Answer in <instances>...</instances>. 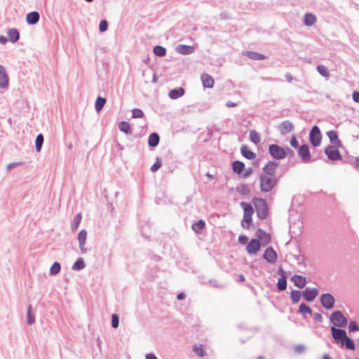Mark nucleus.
<instances>
[{"instance_id":"obj_1","label":"nucleus","mask_w":359,"mask_h":359,"mask_svg":"<svg viewBox=\"0 0 359 359\" xmlns=\"http://www.w3.org/2000/svg\"><path fill=\"white\" fill-rule=\"evenodd\" d=\"M330 321L334 326L330 327L332 337L336 344H340L341 347L355 351V346L353 340L347 336L346 332L338 327H344L346 326L347 318L342 314L340 311H334L330 316Z\"/></svg>"},{"instance_id":"obj_2","label":"nucleus","mask_w":359,"mask_h":359,"mask_svg":"<svg viewBox=\"0 0 359 359\" xmlns=\"http://www.w3.org/2000/svg\"><path fill=\"white\" fill-rule=\"evenodd\" d=\"M260 189L262 192H270L276 185L277 179L275 176L261 175L259 176Z\"/></svg>"},{"instance_id":"obj_3","label":"nucleus","mask_w":359,"mask_h":359,"mask_svg":"<svg viewBox=\"0 0 359 359\" xmlns=\"http://www.w3.org/2000/svg\"><path fill=\"white\" fill-rule=\"evenodd\" d=\"M241 206L244 212L242 226L245 229H248L252 222V215L254 213V209L251 204L246 202H242Z\"/></svg>"},{"instance_id":"obj_4","label":"nucleus","mask_w":359,"mask_h":359,"mask_svg":"<svg viewBox=\"0 0 359 359\" xmlns=\"http://www.w3.org/2000/svg\"><path fill=\"white\" fill-rule=\"evenodd\" d=\"M254 203L257 217L261 219H265L268 215V207L266 201L262 198H255Z\"/></svg>"},{"instance_id":"obj_5","label":"nucleus","mask_w":359,"mask_h":359,"mask_svg":"<svg viewBox=\"0 0 359 359\" xmlns=\"http://www.w3.org/2000/svg\"><path fill=\"white\" fill-rule=\"evenodd\" d=\"M269 153L273 158L276 160H282L287 156L286 150L276 144L269 145Z\"/></svg>"},{"instance_id":"obj_6","label":"nucleus","mask_w":359,"mask_h":359,"mask_svg":"<svg viewBox=\"0 0 359 359\" xmlns=\"http://www.w3.org/2000/svg\"><path fill=\"white\" fill-rule=\"evenodd\" d=\"M322 135L320 128L317 126L312 127L309 133V141L314 147H318L321 144Z\"/></svg>"},{"instance_id":"obj_7","label":"nucleus","mask_w":359,"mask_h":359,"mask_svg":"<svg viewBox=\"0 0 359 359\" xmlns=\"http://www.w3.org/2000/svg\"><path fill=\"white\" fill-rule=\"evenodd\" d=\"M324 152L330 161H341L342 159L340 152L334 146L328 145L325 148Z\"/></svg>"},{"instance_id":"obj_8","label":"nucleus","mask_w":359,"mask_h":359,"mask_svg":"<svg viewBox=\"0 0 359 359\" xmlns=\"http://www.w3.org/2000/svg\"><path fill=\"white\" fill-rule=\"evenodd\" d=\"M320 302L326 309H332L335 303V299L330 293H324L320 297Z\"/></svg>"},{"instance_id":"obj_9","label":"nucleus","mask_w":359,"mask_h":359,"mask_svg":"<svg viewBox=\"0 0 359 359\" xmlns=\"http://www.w3.org/2000/svg\"><path fill=\"white\" fill-rule=\"evenodd\" d=\"M297 154L302 162L308 163L311 160L309 147L307 144L301 145L297 150Z\"/></svg>"},{"instance_id":"obj_10","label":"nucleus","mask_w":359,"mask_h":359,"mask_svg":"<svg viewBox=\"0 0 359 359\" xmlns=\"http://www.w3.org/2000/svg\"><path fill=\"white\" fill-rule=\"evenodd\" d=\"M278 273L280 275L278 280L277 288L279 291H284L287 288V277L285 271L282 267H279Z\"/></svg>"},{"instance_id":"obj_11","label":"nucleus","mask_w":359,"mask_h":359,"mask_svg":"<svg viewBox=\"0 0 359 359\" xmlns=\"http://www.w3.org/2000/svg\"><path fill=\"white\" fill-rule=\"evenodd\" d=\"M263 258L267 262L273 264L277 260V253L272 247H268L264 252Z\"/></svg>"},{"instance_id":"obj_12","label":"nucleus","mask_w":359,"mask_h":359,"mask_svg":"<svg viewBox=\"0 0 359 359\" xmlns=\"http://www.w3.org/2000/svg\"><path fill=\"white\" fill-rule=\"evenodd\" d=\"M318 290L316 287L311 288L308 287L302 292L303 297L308 302L313 301L318 296Z\"/></svg>"},{"instance_id":"obj_13","label":"nucleus","mask_w":359,"mask_h":359,"mask_svg":"<svg viewBox=\"0 0 359 359\" xmlns=\"http://www.w3.org/2000/svg\"><path fill=\"white\" fill-rule=\"evenodd\" d=\"M260 246L261 245L259 240L256 238H252L248 243L246 246V250L248 253L250 255L255 254L259 250Z\"/></svg>"},{"instance_id":"obj_14","label":"nucleus","mask_w":359,"mask_h":359,"mask_svg":"<svg viewBox=\"0 0 359 359\" xmlns=\"http://www.w3.org/2000/svg\"><path fill=\"white\" fill-rule=\"evenodd\" d=\"M278 167V163L275 161H269L263 168L264 174L268 176H274L276 170Z\"/></svg>"},{"instance_id":"obj_15","label":"nucleus","mask_w":359,"mask_h":359,"mask_svg":"<svg viewBox=\"0 0 359 359\" xmlns=\"http://www.w3.org/2000/svg\"><path fill=\"white\" fill-rule=\"evenodd\" d=\"M278 129L282 135H285L294 130V125L290 121H284L280 123Z\"/></svg>"},{"instance_id":"obj_16","label":"nucleus","mask_w":359,"mask_h":359,"mask_svg":"<svg viewBox=\"0 0 359 359\" xmlns=\"http://www.w3.org/2000/svg\"><path fill=\"white\" fill-rule=\"evenodd\" d=\"M87 238V231L86 229H82L78 234V241L79 248L81 253L84 254L87 252V249L84 247Z\"/></svg>"},{"instance_id":"obj_17","label":"nucleus","mask_w":359,"mask_h":359,"mask_svg":"<svg viewBox=\"0 0 359 359\" xmlns=\"http://www.w3.org/2000/svg\"><path fill=\"white\" fill-rule=\"evenodd\" d=\"M176 51L181 55H189L194 52L195 48L191 46L179 44L175 48Z\"/></svg>"},{"instance_id":"obj_18","label":"nucleus","mask_w":359,"mask_h":359,"mask_svg":"<svg viewBox=\"0 0 359 359\" xmlns=\"http://www.w3.org/2000/svg\"><path fill=\"white\" fill-rule=\"evenodd\" d=\"M327 135L330 139L332 144L336 147H341V141L339 139L338 135L334 130H329L327 132Z\"/></svg>"},{"instance_id":"obj_19","label":"nucleus","mask_w":359,"mask_h":359,"mask_svg":"<svg viewBox=\"0 0 359 359\" xmlns=\"http://www.w3.org/2000/svg\"><path fill=\"white\" fill-rule=\"evenodd\" d=\"M256 236L264 245L269 244L271 241V235L266 233L262 229H257Z\"/></svg>"},{"instance_id":"obj_20","label":"nucleus","mask_w":359,"mask_h":359,"mask_svg":"<svg viewBox=\"0 0 359 359\" xmlns=\"http://www.w3.org/2000/svg\"><path fill=\"white\" fill-rule=\"evenodd\" d=\"M8 79L4 66L0 65V88H5L8 86Z\"/></svg>"},{"instance_id":"obj_21","label":"nucleus","mask_w":359,"mask_h":359,"mask_svg":"<svg viewBox=\"0 0 359 359\" xmlns=\"http://www.w3.org/2000/svg\"><path fill=\"white\" fill-rule=\"evenodd\" d=\"M291 280L294 283V285L299 288H303L306 284L305 277L300 275H294L291 278Z\"/></svg>"},{"instance_id":"obj_22","label":"nucleus","mask_w":359,"mask_h":359,"mask_svg":"<svg viewBox=\"0 0 359 359\" xmlns=\"http://www.w3.org/2000/svg\"><path fill=\"white\" fill-rule=\"evenodd\" d=\"M185 93V90L183 88L179 87L177 88L172 89L169 91V97L172 100H176L179 97H182Z\"/></svg>"},{"instance_id":"obj_23","label":"nucleus","mask_w":359,"mask_h":359,"mask_svg":"<svg viewBox=\"0 0 359 359\" xmlns=\"http://www.w3.org/2000/svg\"><path fill=\"white\" fill-rule=\"evenodd\" d=\"M243 54L252 60H262L266 58L264 55L255 51H245Z\"/></svg>"},{"instance_id":"obj_24","label":"nucleus","mask_w":359,"mask_h":359,"mask_svg":"<svg viewBox=\"0 0 359 359\" xmlns=\"http://www.w3.org/2000/svg\"><path fill=\"white\" fill-rule=\"evenodd\" d=\"M39 13L36 11H32L27 15L26 20L29 25H35L39 22Z\"/></svg>"},{"instance_id":"obj_25","label":"nucleus","mask_w":359,"mask_h":359,"mask_svg":"<svg viewBox=\"0 0 359 359\" xmlns=\"http://www.w3.org/2000/svg\"><path fill=\"white\" fill-rule=\"evenodd\" d=\"M241 152L245 158L249 160H253L257 156L256 154L249 149L246 145L241 146Z\"/></svg>"},{"instance_id":"obj_26","label":"nucleus","mask_w":359,"mask_h":359,"mask_svg":"<svg viewBox=\"0 0 359 359\" xmlns=\"http://www.w3.org/2000/svg\"><path fill=\"white\" fill-rule=\"evenodd\" d=\"M201 81L203 83V86L205 88H212L214 85V79L211 76L207 74H203L201 75Z\"/></svg>"},{"instance_id":"obj_27","label":"nucleus","mask_w":359,"mask_h":359,"mask_svg":"<svg viewBox=\"0 0 359 359\" xmlns=\"http://www.w3.org/2000/svg\"><path fill=\"white\" fill-rule=\"evenodd\" d=\"M8 40L12 43H15L20 38V33L17 29H8L7 32Z\"/></svg>"},{"instance_id":"obj_28","label":"nucleus","mask_w":359,"mask_h":359,"mask_svg":"<svg viewBox=\"0 0 359 359\" xmlns=\"http://www.w3.org/2000/svg\"><path fill=\"white\" fill-rule=\"evenodd\" d=\"M232 169L235 173L241 175L245 169V164L240 161H235L232 163Z\"/></svg>"},{"instance_id":"obj_29","label":"nucleus","mask_w":359,"mask_h":359,"mask_svg":"<svg viewBox=\"0 0 359 359\" xmlns=\"http://www.w3.org/2000/svg\"><path fill=\"white\" fill-rule=\"evenodd\" d=\"M160 141L159 135L156 133H152L149 135L148 138V144L149 147H156Z\"/></svg>"},{"instance_id":"obj_30","label":"nucleus","mask_w":359,"mask_h":359,"mask_svg":"<svg viewBox=\"0 0 359 359\" xmlns=\"http://www.w3.org/2000/svg\"><path fill=\"white\" fill-rule=\"evenodd\" d=\"M316 22V17L310 13H306L304 15V23L306 26H312Z\"/></svg>"},{"instance_id":"obj_31","label":"nucleus","mask_w":359,"mask_h":359,"mask_svg":"<svg viewBox=\"0 0 359 359\" xmlns=\"http://www.w3.org/2000/svg\"><path fill=\"white\" fill-rule=\"evenodd\" d=\"M118 128L121 131H122L123 133H124L127 135L132 134L130 126L127 121H121L118 123Z\"/></svg>"},{"instance_id":"obj_32","label":"nucleus","mask_w":359,"mask_h":359,"mask_svg":"<svg viewBox=\"0 0 359 359\" xmlns=\"http://www.w3.org/2000/svg\"><path fill=\"white\" fill-rule=\"evenodd\" d=\"M86 267V264L82 257H79L73 264L72 269L74 271H81Z\"/></svg>"},{"instance_id":"obj_33","label":"nucleus","mask_w":359,"mask_h":359,"mask_svg":"<svg viewBox=\"0 0 359 359\" xmlns=\"http://www.w3.org/2000/svg\"><path fill=\"white\" fill-rule=\"evenodd\" d=\"M44 137L43 135L40 133L39 134L35 140V148L37 152H40L43 144Z\"/></svg>"},{"instance_id":"obj_34","label":"nucleus","mask_w":359,"mask_h":359,"mask_svg":"<svg viewBox=\"0 0 359 359\" xmlns=\"http://www.w3.org/2000/svg\"><path fill=\"white\" fill-rule=\"evenodd\" d=\"M81 221V214L78 213L74 216V217L72 222V224H71V228L73 231H76L78 229Z\"/></svg>"},{"instance_id":"obj_35","label":"nucleus","mask_w":359,"mask_h":359,"mask_svg":"<svg viewBox=\"0 0 359 359\" xmlns=\"http://www.w3.org/2000/svg\"><path fill=\"white\" fill-rule=\"evenodd\" d=\"M106 102H107V100L105 98L99 96L97 98L96 102H95V110L97 112L101 111L102 109V108L104 107Z\"/></svg>"},{"instance_id":"obj_36","label":"nucleus","mask_w":359,"mask_h":359,"mask_svg":"<svg viewBox=\"0 0 359 359\" xmlns=\"http://www.w3.org/2000/svg\"><path fill=\"white\" fill-rule=\"evenodd\" d=\"M205 223L203 219H199L198 222L192 225V229L197 233L205 227Z\"/></svg>"},{"instance_id":"obj_37","label":"nucleus","mask_w":359,"mask_h":359,"mask_svg":"<svg viewBox=\"0 0 359 359\" xmlns=\"http://www.w3.org/2000/svg\"><path fill=\"white\" fill-rule=\"evenodd\" d=\"M249 137L250 141L255 144H259L261 141L259 134L255 130H251L250 132Z\"/></svg>"},{"instance_id":"obj_38","label":"nucleus","mask_w":359,"mask_h":359,"mask_svg":"<svg viewBox=\"0 0 359 359\" xmlns=\"http://www.w3.org/2000/svg\"><path fill=\"white\" fill-rule=\"evenodd\" d=\"M299 312L304 316L306 315V313H308L309 315L313 314V311H312L311 309L304 303H302L299 305Z\"/></svg>"},{"instance_id":"obj_39","label":"nucleus","mask_w":359,"mask_h":359,"mask_svg":"<svg viewBox=\"0 0 359 359\" xmlns=\"http://www.w3.org/2000/svg\"><path fill=\"white\" fill-rule=\"evenodd\" d=\"M237 191L241 195H248L250 193L249 187L247 184H241L237 187Z\"/></svg>"},{"instance_id":"obj_40","label":"nucleus","mask_w":359,"mask_h":359,"mask_svg":"<svg viewBox=\"0 0 359 359\" xmlns=\"http://www.w3.org/2000/svg\"><path fill=\"white\" fill-rule=\"evenodd\" d=\"M302 293L299 290H292L290 292V298L294 304L299 302Z\"/></svg>"},{"instance_id":"obj_41","label":"nucleus","mask_w":359,"mask_h":359,"mask_svg":"<svg viewBox=\"0 0 359 359\" xmlns=\"http://www.w3.org/2000/svg\"><path fill=\"white\" fill-rule=\"evenodd\" d=\"M61 269L60 264L57 262H54L50 269V274L52 276L57 275Z\"/></svg>"},{"instance_id":"obj_42","label":"nucleus","mask_w":359,"mask_h":359,"mask_svg":"<svg viewBox=\"0 0 359 359\" xmlns=\"http://www.w3.org/2000/svg\"><path fill=\"white\" fill-rule=\"evenodd\" d=\"M153 51L156 55L159 57H163L166 54V49L161 46H156Z\"/></svg>"},{"instance_id":"obj_43","label":"nucleus","mask_w":359,"mask_h":359,"mask_svg":"<svg viewBox=\"0 0 359 359\" xmlns=\"http://www.w3.org/2000/svg\"><path fill=\"white\" fill-rule=\"evenodd\" d=\"M318 72L324 77H328L330 76L327 68L323 65H319L317 66Z\"/></svg>"},{"instance_id":"obj_44","label":"nucleus","mask_w":359,"mask_h":359,"mask_svg":"<svg viewBox=\"0 0 359 359\" xmlns=\"http://www.w3.org/2000/svg\"><path fill=\"white\" fill-rule=\"evenodd\" d=\"M27 324L28 325H32L35 322V318L32 313V306L29 305L27 308Z\"/></svg>"},{"instance_id":"obj_45","label":"nucleus","mask_w":359,"mask_h":359,"mask_svg":"<svg viewBox=\"0 0 359 359\" xmlns=\"http://www.w3.org/2000/svg\"><path fill=\"white\" fill-rule=\"evenodd\" d=\"M144 116V112L140 109H133L132 110V117L133 118H142Z\"/></svg>"},{"instance_id":"obj_46","label":"nucleus","mask_w":359,"mask_h":359,"mask_svg":"<svg viewBox=\"0 0 359 359\" xmlns=\"http://www.w3.org/2000/svg\"><path fill=\"white\" fill-rule=\"evenodd\" d=\"M344 162L351 165L355 168H358L359 167V156L355 158L354 159L351 158L350 160L345 161Z\"/></svg>"},{"instance_id":"obj_47","label":"nucleus","mask_w":359,"mask_h":359,"mask_svg":"<svg viewBox=\"0 0 359 359\" xmlns=\"http://www.w3.org/2000/svg\"><path fill=\"white\" fill-rule=\"evenodd\" d=\"M108 29V22L106 20H102L100 22V25H99V30L100 32H104L105 31H107Z\"/></svg>"},{"instance_id":"obj_48","label":"nucleus","mask_w":359,"mask_h":359,"mask_svg":"<svg viewBox=\"0 0 359 359\" xmlns=\"http://www.w3.org/2000/svg\"><path fill=\"white\" fill-rule=\"evenodd\" d=\"M161 167V162L159 158H156V162L151 165L150 170L151 172H156Z\"/></svg>"},{"instance_id":"obj_49","label":"nucleus","mask_w":359,"mask_h":359,"mask_svg":"<svg viewBox=\"0 0 359 359\" xmlns=\"http://www.w3.org/2000/svg\"><path fill=\"white\" fill-rule=\"evenodd\" d=\"M119 324V318L116 314H113L111 316V327L117 328Z\"/></svg>"},{"instance_id":"obj_50","label":"nucleus","mask_w":359,"mask_h":359,"mask_svg":"<svg viewBox=\"0 0 359 359\" xmlns=\"http://www.w3.org/2000/svg\"><path fill=\"white\" fill-rule=\"evenodd\" d=\"M348 330L350 332H353L355 331H359V327L355 321H350L348 325Z\"/></svg>"},{"instance_id":"obj_51","label":"nucleus","mask_w":359,"mask_h":359,"mask_svg":"<svg viewBox=\"0 0 359 359\" xmlns=\"http://www.w3.org/2000/svg\"><path fill=\"white\" fill-rule=\"evenodd\" d=\"M194 351L195 353L198 356L203 357L204 355V351L201 346H195L194 348Z\"/></svg>"},{"instance_id":"obj_52","label":"nucleus","mask_w":359,"mask_h":359,"mask_svg":"<svg viewBox=\"0 0 359 359\" xmlns=\"http://www.w3.org/2000/svg\"><path fill=\"white\" fill-rule=\"evenodd\" d=\"M21 164H22V163H20V162L11 163L8 164V165L6 167V170L8 172H10L12 169H13L14 168H15L18 165H20Z\"/></svg>"},{"instance_id":"obj_53","label":"nucleus","mask_w":359,"mask_h":359,"mask_svg":"<svg viewBox=\"0 0 359 359\" xmlns=\"http://www.w3.org/2000/svg\"><path fill=\"white\" fill-rule=\"evenodd\" d=\"M294 351L297 353H302L305 351V346L302 344L295 346Z\"/></svg>"},{"instance_id":"obj_54","label":"nucleus","mask_w":359,"mask_h":359,"mask_svg":"<svg viewBox=\"0 0 359 359\" xmlns=\"http://www.w3.org/2000/svg\"><path fill=\"white\" fill-rule=\"evenodd\" d=\"M313 317V319L318 322V323H322L323 322V316L320 313H314L312 314Z\"/></svg>"},{"instance_id":"obj_55","label":"nucleus","mask_w":359,"mask_h":359,"mask_svg":"<svg viewBox=\"0 0 359 359\" xmlns=\"http://www.w3.org/2000/svg\"><path fill=\"white\" fill-rule=\"evenodd\" d=\"M290 145L294 148H297L299 146L298 140L296 139L294 136L292 137L290 140Z\"/></svg>"},{"instance_id":"obj_56","label":"nucleus","mask_w":359,"mask_h":359,"mask_svg":"<svg viewBox=\"0 0 359 359\" xmlns=\"http://www.w3.org/2000/svg\"><path fill=\"white\" fill-rule=\"evenodd\" d=\"M252 172V168H249L248 169L245 170V172L243 173L242 177L246 178L248 176H250Z\"/></svg>"},{"instance_id":"obj_57","label":"nucleus","mask_w":359,"mask_h":359,"mask_svg":"<svg viewBox=\"0 0 359 359\" xmlns=\"http://www.w3.org/2000/svg\"><path fill=\"white\" fill-rule=\"evenodd\" d=\"M352 97L354 102L359 103V92L354 91L353 93Z\"/></svg>"},{"instance_id":"obj_58","label":"nucleus","mask_w":359,"mask_h":359,"mask_svg":"<svg viewBox=\"0 0 359 359\" xmlns=\"http://www.w3.org/2000/svg\"><path fill=\"white\" fill-rule=\"evenodd\" d=\"M238 241L241 244H245L248 241V237L245 235H240Z\"/></svg>"},{"instance_id":"obj_59","label":"nucleus","mask_w":359,"mask_h":359,"mask_svg":"<svg viewBox=\"0 0 359 359\" xmlns=\"http://www.w3.org/2000/svg\"><path fill=\"white\" fill-rule=\"evenodd\" d=\"M238 105L237 103L236 102H231V101H228L226 103V106L228 107H235Z\"/></svg>"},{"instance_id":"obj_60","label":"nucleus","mask_w":359,"mask_h":359,"mask_svg":"<svg viewBox=\"0 0 359 359\" xmlns=\"http://www.w3.org/2000/svg\"><path fill=\"white\" fill-rule=\"evenodd\" d=\"M146 359H158L154 353H147L145 356Z\"/></svg>"},{"instance_id":"obj_61","label":"nucleus","mask_w":359,"mask_h":359,"mask_svg":"<svg viewBox=\"0 0 359 359\" xmlns=\"http://www.w3.org/2000/svg\"><path fill=\"white\" fill-rule=\"evenodd\" d=\"M8 41V39L4 36H0V43L5 44Z\"/></svg>"},{"instance_id":"obj_62","label":"nucleus","mask_w":359,"mask_h":359,"mask_svg":"<svg viewBox=\"0 0 359 359\" xmlns=\"http://www.w3.org/2000/svg\"><path fill=\"white\" fill-rule=\"evenodd\" d=\"M285 79L288 82H291L293 80V76L290 74L287 73L285 74Z\"/></svg>"},{"instance_id":"obj_63","label":"nucleus","mask_w":359,"mask_h":359,"mask_svg":"<svg viewBox=\"0 0 359 359\" xmlns=\"http://www.w3.org/2000/svg\"><path fill=\"white\" fill-rule=\"evenodd\" d=\"M186 295L184 292H180L177 294V298L179 299V300H182L185 298Z\"/></svg>"},{"instance_id":"obj_64","label":"nucleus","mask_w":359,"mask_h":359,"mask_svg":"<svg viewBox=\"0 0 359 359\" xmlns=\"http://www.w3.org/2000/svg\"><path fill=\"white\" fill-rule=\"evenodd\" d=\"M239 280L241 282H244L245 280V278L243 274H240L238 276Z\"/></svg>"}]
</instances>
